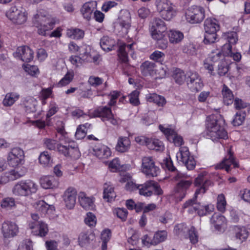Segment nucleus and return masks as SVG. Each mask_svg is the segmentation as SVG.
<instances>
[{
    "instance_id": "1",
    "label": "nucleus",
    "mask_w": 250,
    "mask_h": 250,
    "mask_svg": "<svg viewBox=\"0 0 250 250\" xmlns=\"http://www.w3.org/2000/svg\"><path fill=\"white\" fill-rule=\"evenodd\" d=\"M225 120L220 114L208 116L206 120V128L208 137L213 141L219 139H226L228 133L225 129Z\"/></svg>"
},
{
    "instance_id": "2",
    "label": "nucleus",
    "mask_w": 250,
    "mask_h": 250,
    "mask_svg": "<svg viewBox=\"0 0 250 250\" xmlns=\"http://www.w3.org/2000/svg\"><path fill=\"white\" fill-rule=\"evenodd\" d=\"M33 23L37 28L38 33L42 36H46V32L52 30L55 23V19L46 14L44 11H38L34 15Z\"/></svg>"
},
{
    "instance_id": "3",
    "label": "nucleus",
    "mask_w": 250,
    "mask_h": 250,
    "mask_svg": "<svg viewBox=\"0 0 250 250\" xmlns=\"http://www.w3.org/2000/svg\"><path fill=\"white\" fill-rule=\"evenodd\" d=\"M38 189V186L33 180H21L16 183L13 188L12 192L18 196H29L35 194Z\"/></svg>"
},
{
    "instance_id": "4",
    "label": "nucleus",
    "mask_w": 250,
    "mask_h": 250,
    "mask_svg": "<svg viewBox=\"0 0 250 250\" xmlns=\"http://www.w3.org/2000/svg\"><path fill=\"white\" fill-rule=\"evenodd\" d=\"M185 17L186 21L190 24L200 23L205 18V10L202 6L193 5L186 10Z\"/></svg>"
},
{
    "instance_id": "5",
    "label": "nucleus",
    "mask_w": 250,
    "mask_h": 250,
    "mask_svg": "<svg viewBox=\"0 0 250 250\" xmlns=\"http://www.w3.org/2000/svg\"><path fill=\"white\" fill-rule=\"evenodd\" d=\"M155 5L157 11L163 19L169 21L176 15L174 5L168 0H156Z\"/></svg>"
},
{
    "instance_id": "6",
    "label": "nucleus",
    "mask_w": 250,
    "mask_h": 250,
    "mask_svg": "<svg viewBox=\"0 0 250 250\" xmlns=\"http://www.w3.org/2000/svg\"><path fill=\"white\" fill-rule=\"evenodd\" d=\"M167 27L165 22L160 18H155L150 23V32L152 38L156 41L163 40L166 35Z\"/></svg>"
},
{
    "instance_id": "7",
    "label": "nucleus",
    "mask_w": 250,
    "mask_h": 250,
    "mask_svg": "<svg viewBox=\"0 0 250 250\" xmlns=\"http://www.w3.org/2000/svg\"><path fill=\"white\" fill-rule=\"evenodd\" d=\"M6 17L17 24L24 23L27 19V13L26 10L21 7L13 6L7 11Z\"/></svg>"
},
{
    "instance_id": "8",
    "label": "nucleus",
    "mask_w": 250,
    "mask_h": 250,
    "mask_svg": "<svg viewBox=\"0 0 250 250\" xmlns=\"http://www.w3.org/2000/svg\"><path fill=\"white\" fill-rule=\"evenodd\" d=\"M176 158L179 163L184 164L188 170L194 168L196 163L194 158L191 156L188 148L186 146L180 147L176 154Z\"/></svg>"
},
{
    "instance_id": "9",
    "label": "nucleus",
    "mask_w": 250,
    "mask_h": 250,
    "mask_svg": "<svg viewBox=\"0 0 250 250\" xmlns=\"http://www.w3.org/2000/svg\"><path fill=\"white\" fill-rule=\"evenodd\" d=\"M139 192L141 195L150 196L154 192L157 195L162 194L160 186L153 181H147L143 184L139 185Z\"/></svg>"
},
{
    "instance_id": "10",
    "label": "nucleus",
    "mask_w": 250,
    "mask_h": 250,
    "mask_svg": "<svg viewBox=\"0 0 250 250\" xmlns=\"http://www.w3.org/2000/svg\"><path fill=\"white\" fill-rule=\"evenodd\" d=\"M24 154L23 150L19 147L11 149L7 156V162L12 167H17L24 163Z\"/></svg>"
},
{
    "instance_id": "11",
    "label": "nucleus",
    "mask_w": 250,
    "mask_h": 250,
    "mask_svg": "<svg viewBox=\"0 0 250 250\" xmlns=\"http://www.w3.org/2000/svg\"><path fill=\"white\" fill-rule=\"evenodd\" d=\"M93 116L101 118L103 121H108L114 125L118 124V120L113 115L111 109L106 106L100 107L95 110Z\"/></svg>"
},
{
    "instance_id": "12",
    "label": "nucleus",
    "mask_w": 250,
    "mask_h": 250,
    "mask_svg": "<svg viewBox=\"0 0 250 250\" xmlns=\"http://www.w3.org/2000/svg\"><path fill=\"white\" fill-rule=\"evenodd\" d=\"M142 171L146 175L156 176L159 173V168L156 166L151 157H145L142 160Z\"/></svg>"
},
{
    "instance_id": "13",
    "label": "nucleus",
    "mask_w": 250,
    "mask_h": 250,
    "mask_svg": "<svg viewBox=\"0 0 250 250\" xmlns=\"http://www.w3.org/2000/svg\"><path fill=\"white\" fill-rule=\"evenodd\" d=\"M159 128L166 136L167 140L173 142L176 146H180L183 144V138L178 135L171 125H160Z\"/></svg>"
},
{
    "instance_id": "14",
    "label": "nucleus",
    "mask_w": 250,
    "mask_h": 250,
    "mask_svg": "<svg viewBox=\"0 0 250 250\" xmlns=\"http://www.w3.org/2000/svg\"><path fill=\"white\" fill-rule=\"evenodd\" d=\"M68 145H59L58 146V151L63 153L65 156L70 157L73 159H78L81 156V153L78 147L77 144L74 142L67 140Z\"/></svg>"
},
{
    "instance_id": "15",
    "label": "nucleus",
    "mask_w": 250,
    "mask_h": 250,
    "mask_svg": "<svg viewBox=\"0 0 250 250\" xmlns=\"http://www.w3.org/2000/svg\"><path fill=\"white\" fill-rule=\"evenodd\" d=\"M194 184L196 187H199L196 190V194L204 193L209 186H211L212 182L208 178V173L202 171L200 173L195 179Z\"/></svg>"
},
{
    "instance_id": "16",
    "label": "nucleus",
    "mask_w": 250,
    "mask_h": 250,
    "mask_svg": "<svg viewBox=\"0 0 250 250\" xmlns=\"http://www.w3.org/2000/svg\"><path fill=\"white\" fill-rule=\"evenodd\" d=\"M231 165H232L234 168L239 167V164L234 157L233 153L229 149L228 154L224 159L220 163L215 165V168L216 169H225L229 172L230 171Z\"/></svg>"
},
{
    "instance_id": "17",
    "label": "nucleus",
    "mask_w": 250,
    "mask_h": 250,
    "mask_svg": "<svg viewBox=\"0 0 250 250\" xmlns=\"http://www.w3.org/2000/svg\"><path fill=\"white\" fill-rule=\"evenodd\" d=\"M187 84L192 91L195 92L201 90L203 86L200 76L195 72H189L188 73Z\"/></svg>"
},
{
    "instance_id": "18",
    "label": "nucleus",
    "mask_w": 250,
    "mask_h": 250,
    "mask_svg": "<svg viewBox=\"0 0 250 250\" xmlns=\"http://www.w3.org/2000/svg\"><path fill=\"white\" fill-rule=\"evenodd\" d=\"M77 195V191L74 187H69L64 191L62 198L67 208L72 209L74 207Z\"/></svg>"
},
{
    "instance_id": "19",
    "label": "nucleus",
    "mask_w": 250,
    "mask_h": 250,
    "mask_svg": "<svg viewBox=\"0 0 250 250\" xmlns=\"http://www.w3.org/2000/svg\"><path fill=\"white\" fill-rule=\"evenodd\" d=\"M1 231L4 238H11L17 235L19 228L15 223L5 221L2 224Z\"/></svg>"
},
{
    "instance_id": "20",
    "label": "nucleus",
    "mask_w": 250,
    "mask_h": 250,
    "mask_svg": "<svg viewBox=\"0 0 250 250\" xmlns=\"http://www.w3.org/2000/svg\"><path fill=\"white\" fill-rule=\"evenodd\" d=\"M135 45V42L127 45L125 43L120 44L118 49V56L122 62H126L128 61V54H130L133 57Z\"/></svg>"
},
{
    "instance_id": "21",
    "label": "nucleus",
    "mask_w": 250,
    "mask_h": 250,
    "mask_svg": "<svg viewBox=\"0 0 250 250\" xmlns=\"http://www.w3.org/2000/svg\"><path fill=\"white\" fill-rule=\"evenodd\" d=\"M29 227L32 230V232L35 235L44 237L48 232V226L43 221L30 222L29 223Z\"/></svg>"
},
{
    "instance_id": "22",
    "label": "nucleus",
    "mask_w": 250,
    "mask_h": 250,
    "mask_svg": "<svg viewBox=\"0 0 250 250\" xmlns=\"http://www.w3.org/2000/svg\"><path fill=\"white\" fill-rule=\"evenodd\" d=\"M15 57L20 59L23 62H30L34 58V52L30 47L26 46L19 47L15 53Z\"/></svg>"
},
{
    "instance_id": "23",
    "label": "nucleus",
    "mask_w": 250,
    "mask_h": 250,
    "mask_svg": "<svg viewBox=\"0 0 250 250\" xmlns=\"http://www.w3.org/2000/svg\"><path fill=\"white\" fill-rule=\"evenodd\" d=\"M118 23L123 33L127 34L131 24V16L128 11L124 10L121 11Z\"/></svg>"
},
{
    "instance_id": "24",
    "label": "nucleus",
    "mask_w": 250,
    "mask_h": 250,
    "mask_svg": "<svg viewBox=\"0 0 250 250\" xmlns=\"http://www.w3.org/2000/svg\"><path fill=\"white\" fill-rule=\"evenodd\" d=\"M191 183L192 182L190 180H180L174 189L175 197L179 198L180 200L184 198Z\"/></svg>"
},
{
    "instance_id": "25",
    "label": "nucleus",
    "mask_w": 250,
    "mask_h": 250,
    "mask_svg": "<svg viewBox=\"0 0 250 250\" xmlns=\"http://www.w3.org/2000/svg\"><path fill=\"white\" fill-rule=\"evenodd\" d=\"M210 223L218 232H223L227 227V219L223 215L214 213L210 218Z\"/></svg>"
},
{
    "instance_id": "26",
    "label": "nucleus",
    "mask_w": 250,
    "mask_h": 250,
    "mask_svg": "<svg viewBox=\"0 0 250 250\" xmlns=\"http://www.w3.org/2000/svg\"><path fill=\"white\" fill-rule=\"evenodd\" d=\"M80 205L85 209H93L94 208V198L87 196L84 192H80L78 195Z\"/></svg>"
},
{
    "instance_id": "27",
    "label": "nucleus",
    "mask_w": 250,
    "mask_h": 250,
    "mask_svg": "<svg viewBox=\"0 0 250 250\" xmlns=\"http://www.w3.org/2000/svg\"><path fill=\"white\" fill-rule=\"evenodd\" d=\"M95 156L99 159H106L111 155L110 148L106 146L99 144L94 146L93 148Z\"/></svg>"
},
{
    "instance_id": "28",
    "label": "nucleus",
    "mask_w": 250,
    "mask_h": 250,
    "mask_svg": "<svg viewBox=\"0 0 250 250\" xmlns=\"http://www.w3.org/2000/svg\"><path fill=\"white\" fill-rule=\"evenodd\" d=\"M26 171L24 170L22 172L20 173L16 170H11L4 173L1 176L0 180V183L6 184L10 181L15 180L23 176L25 173Z\"/></svg>"
},
{
    "instance_id": "29",
    "label": "nucleus",
    "mask_w": 250,
    "mask_h": 250,
    "mask_svg": "<svg viewBox=\"0 0 250 250\" xmlns=\"http://www.w3.org/2000/svg\"><path fill=\"white\" fill-rule=\"evenodd\" d=\"M96 3L92 1L85 3L81 9L83 17L87 21L91 19L96 8Z\"/></svg>"
},
{
    "instance_id": "30",
    "label": "nucleus",
    "mask_w": 250,
    "mask_h": 250,
    "mask_svg": "<svg viewBox=\"0 0 250 250\" xmlns=\"http://www.w3.org/2000/svg\"><path fill=\"white\" fill-rule=\"evenodd\" d=\"M198 195L195 192L193 198L186 201L183 206V209H187V212L190 214L197 212L198 208L200 207V203L197 201Z\"/></svg>"
},
{
    "instance_id": "31",
    "label": "nucleus",
    "mask_w": 250,
    "mask_h": 250,
    "mask_svg": "<svg viewBox=\"0 0 250 250\" xmlns=\"http://www.w3.org/2000/svg\"><path fill=\"white\" fill-rule=\"evenodd\" d=\"M59 181L53 176H45L40 179L41 186L44 189H50L57 188Z\"/></svg>"
},
{
    "instance_id": "32",
    "label": "nucleus",
    "mask_w": 250,
    "mask_h": 250,
    "mask_svg": "<svg viewBox=\"0 0 250 250\" xmlns=\"http://www.w3.org/2000/svg\"><path fill=\"white\" fill-rule=\"evenodd\" d=\"M140 69L144 76H154L156 73V65L154 62L145 61L141 65Z\"/></svg>"
},
{
    "instance_id": "33",
    "label": "nucleus",
    "mask_w": 250,
    "mask_h": 250,
    "mask_svg": "<svg viewBox=\"0 0 250 250\" xmlns=\"http://www.w3.org/2000/svg\"><path fill=\"white\" fill-rule=\"evenodd\" d=\"M25 111L28 113H35L37 111L38 102L32 97H27L22 101Z\"/></svg>"
},
{
    "instance_id": "34",
    "label": "nucleus",
    "mask_w": 250,
    "mask_h": 250,
    "mask_svg": "<svg viewBox=\"0 0 250 250\" xmlns=\"http://www.w3.org/2000/svg\"><path fill=\"white\" fill-rule=\"evenodd\" d=\"M205 31L216 32L220 30V24L216 19L207 18L204 22Z\"/></svg>"
},
{
    "instance_id": "35",
    "label": "nucleus",
    "mask_w": 250,
    "mask_h": 250,
    "mask_svg": "<svg viewBox=\"0 0 250 250\" xmlns=\"http://www.w3.org/2000/svg\"><path fill=\"white\" fill-rule=\"evenodd\" d=\"M130 146L129 139L126 137H120L116 146V150L120 152L127 151Z\"/></svg>"
},
{
    "instance_id": "36",
    "label": "nucleus",
    "mask_w": 250,
    "mask_h": 250,
    "mask_svg": "<svg viewBox=\"0 0 250 250\" xmlns=\"http://www.w3.org/2000/svg\"><path fill=\"white\" fill-rule=\"evenodd\" d=\"M104 199L107 201H112L116 196L114 187L110 183H106L104 185Z\"/></svg>"
},
{
    "instance_id": "37",
    "label": "nucleus",
    "mask_w": 250,
    "mask_h": 250,
    "mask_svg": "<svg viewBox=\"0 0 250 250\" xmlns=\"http://www.w3.org/2000/svg\"><path fill=\"white\" fill-rule=\"evenodd\" d=\"M235 237L241 241H245L248 237L249 232L247 229L240 226H235L233 228Z\"/></svg>"
},
{
    "instance_id": "38",
    "label": "nucleus",
    "mask_w": 250,
    "mask_h": 250,
    "mask_svg": "<svg viewBox=\"0 0 250 250\" xmlns=\"http://www.w3.org/2000/svg\"><path fill=\"white\" fill-rule=\"evenodd\" d=\"M116 44V42L107 36L103 37L100 41L102 48L106 51L112 50Z\"/></svg>"
},
{
    "instance_id": "39",
    "label": "nucleus",
    "mask_w": 250,
    "mask_h": 250,
    "mask_svg": "<svg viewBox=\"0 0 250 250\" xmlns=\"http://www.w3.org/2000/svg\"><path fill=\"white\" fill-rule=\"evenodd\" d=\"M222 94L225 104L229 105L233 103L234 96L232 92L225 85H224L222 88Z\"/></svg>"
},
{
    "instance_id": "40",
    "label": "nucleus",
    "mask_w": 250,
    "mask_h": 250,
    "mask_svg": "<svg viewBox=\"0 0 250 250\" xmlns=\"http://www.w3.org/2000/svg\"><path fill=\"white\" fill-rule=\"evenodd\" d=\"M20 98L18 93L10 92L7 93L3 100L2 104L5 106H11Z\"/></svg>"
},
{
    "instance_id": "41",
    "label": "nucleus",
    "mask_w": 250,
    "mask_h": 250,
    "mask_svg": "<svg viewBox=\"0 0 250 250\" xmlns=\"http://www.w3.org/2000/svg\"><path fill=\"white\" fill-rule=\"evenodd\" d=\"M146 98L148 102L155 103L159 106H163L166 103V99L163 96L155 93L148 95Z\"/></svg>"
},
{
    "instance_id": "42",
    "label": "nucleus",
    "mask_w": 250,
    "mask_h": 250,
    "mask_svg": "<svg viewBox=\"0 0 250 250\" xmlns=\"http://www.w3.org/2000/svg\"><path fill=\"white\" fill-rule=\"evenodd\" d=\"M147 147L149 149L155 150L158 151H162L164 149V146L162 141L158 139H150Z\"/></svg>"
},
{
    "instance_id": "43",
    "label": "nucleus",
    "mask_w": 250,
    "mask_h": 250,
    "mask_svg": "<svg viewBox=\"0 0 250 250\" xmlns=\"http://www.w3.org/2000/svg\"><path fill=\"white\" fill-rule=\"evenodd\" d=\"M169 42L172 43H178L184 38L183 34L177 30H170L168 34Z\"/></svg>"
},
{
    "instance_id": "44",
    "label": "nucleus",
    "mask_w": 250,
    "mask_h": 250,
    "mask_svg": "<svg viewBox=\"0 0 250 250\" xmlns=\"http://www.w3.org/2000/svg\"><path fill=\"white\" fill-rule=\"evenodd\" d=\"M130 177L128 175H125L121 179V182H126L125 188L129 191H134L139 188V185L135 184L130 180Z\"/></svg>"
},
{
    "instance_id": "45",
    "label": "nucleus",
    "mask_w": 250,
    "mask_h": 250,
    "mask_svg": "<svg viewBox=\"0 0 250 250\" xmlns=\"http://www.w3.org/2000/svg\"><path fill=\"white\" fill-rule=\"evenodd\" d=\"M40 163L43 167H48L51 165L52 159L48 151L42 152L39 157Z\"/></svg>"
},
{
    "instance_id": "46",
    "label": "nucleus",
    "mask_w": 250,
    "mask_h": 250,
    "mask_svg": "<svg viewBox=\"0 0 250 250\" xmlns=\"http://www.w3.org/2000/svg\"><path fill=\"white\" fill-rule=\"evenodd\" d=\"M167 232L165 230L158 231L156 232L152 240V245H156L160 243L164 242L167 238Z\"/></svg>"
},
{
    "instance_id": "47",
    "label": "nucleus",
    "mask_w": 250,
    "mask_h": 250,
    "mask_svg": "<svg viewBox=\"0 0 250 250\" xmlns=\"http://www.w3.org/2000/svg\"><path fill=\"white\" fill-rule=\"evenodd\" d=\"M67 36L73 39H80L84 36V31L77 28L69 29L67 30Z\"/></svg>"
},
{
    "instance_id": "48",
    "label": "nucleus",
    "mask_w": 250,
    "mask_h": 250,
    "mask_svg": "<svg viewBox=\"0 0 250 250\" xmlns=\"http://www.w3.org/2000/svg\"><path fill=\"white\" fill-rule=\"evenodd\" d=\"M74 73L73 71H68L64 76L57 83L58 87H62L70 83L73 80Z\"/></svg>"
},
{
    "instance_id": "49",
    "label": "nucleus",
    "mask_w": 250,
    "mask_h": 250,
    "mask_svg": "<svg viewBox=\"0 0 250 250\" xmlns=\"http://www.w3.org/2000/svg\"><path fill=\"white\" fill-rule=\"evenodd\" d=\"M94 235L86 233H81L79 237V242L81 247H84L89 244L93 240Z\"/></svg>"
},
{
    "instance_id": "50",
    "label": "nucleus",
    "mask_w": 250,
    "mask_h": 250,
    "mask_svg": "<svg viewBox=\"0 0 250 250\" xmlns=\"http://www.w3.org/2000/svg\"><path fill=\"white\" fill-rule=\"evenodd\" d=\"M214 210V206L211 204L203 206L200 204V207L198 208L197 211L198 214L200 216L207 215L210 214Z\"/></svg>"
},
{
    "instance_id": "51",
    "label": "nucleus",
    "mask_w": 250,
    "mask_h": 250,
    "mask_svg": "<svg viewBox=\"0 0 250 250\" xmlns=\"http://www.w3.org/2000/svg\"><path fill=\"white\" fill-rule=\"evenodd\" d=\"M204 42L206 44L214 43L217 40L216 32L205 31Z\"/></svg>"
},
{
    "instance_id": "52",
    "label": "nucleus",
    "mask_w": 250,
    "mask_h": 250,
    "mask_svg": "<svg viewBox=\"0 0 250 250\" xmlns=\"http://www.w3.org/2000/svg\"><path fill=\"white\" fill-rule=\"evenodd\" d=\"M173 78L176 83L182 84L185 80L186 75L181 69H176L173 72Z\"/></svg>"
},
{
    "instance_id": "53",
    "label": "nucleus",
    "mask_w": 250,
    "mask_h": 250,
    "mask_svg": "<svg viewBox=\"0 0 250 250\" xmlns=\"http://www.w3.org/2000/svg\"><path fill=\"white\" fill-rule=\"evenodd\" d=\"M246 117V113L242 111L237 112L233 118L232 124L234 126H239L244 123Z\"/></svg>"
},
{
    "instance_id": "54",
    "label": "nucleus",
    "mask_w": 250,
    "mask_h": 250,
    "mask_svg": "<svg viewBox=\"0 0 250 250\" xmlns=\"http://www.w3.org/2000/svg\"><path fill=\"white\" fill-rule=\"evenodd\" d=\"M227 202L225 196L221 194L219 195L217 199V208L218 211L224 212L226 210Z\"/></svg>"
},
{
    "instance_id": "55",
    "label": "nucleus",
    "mask_w": 250,
    "mask_h": 250,
    "mask_svg": "<svg viewBox=\"0 0 250 250\" xmlns=\"http://www.w3.org/2000/svg\"><path fill=\"white\" fill-rule=\"evenodd\" d=\"M15 201L12 197H6L3 198L0 202V206L2 208L7 209H11L15 207Z\"/></svg>"
},
{
    "instance_id": "56",
    "label": "nucleus",
    "mask_w": 250,
    "mask_h": 250,
    "mask_svg": "<svg viewBox=\"0 0 250 250\" xmlns=\"http://www.w3.org/2000/svg\"><path fill=\"white\" fill-rule=\"evenodd\" d=\"M224 38L229 43L231 44H235L238 41V36L236 32L232 31L224 34Z\"/></svg>"
},
{
    "instance_id": "57",
    "label": "nucleus",
    "mask_w": 250,
    "mask_h": 250,
    "mask_svg": "<svg viewBox=\"0 0 250 250\" xmlns=\"http://www.w3.org/2000/svg\"><path fill=\"white\" fill-rule=\"evenodd\" d=\"M35 208L42 214L44 215L47 213L50 206L43 201H39L35 204Z\"/></svg>"
},
{
    "instance_id": "58",
    "label": "nucleus",
    "mask_w": 250,
    "mask_h": 250,
    "mask_svg": "<svg viewBox=\"0 0 250 250\" xmlns=\"http://www.w3.org/2000/svg\"><path fill=\"white\" fill-rule=\"evenodd\" d=\"M52 94V88H43L40 92V99L43 104H46V100L49 98Z\"/></svg>"
},
{
    "instance_id": "59",
    "label": "nucleus",
    "mask_w": 250,
    "mask_h": 250,
    "mask_svg": "<svg viewBox=\"0 0 250 250\" xmlns=\"http://www.w3.org/2000/svg\"><path fill=\"white\" fill-rule=\"evenodd\" d=\"M84 222L86 225L89 227H94L97 222L95 215L91 212L87 213L84 218Z\"/></svg>"
},
{
    "instance_id": "60",
    "label": "nucleus",
    "mask_w": 250,
    "mask_h": 250,
    "mask_svg": "<svg viewBox=\"0 0 250 250\" xmlns=\"http://www.w3.org/2000/svg\"><path fill=\"white\" fill-rule=\"evenodd\" d=\"M165 57V55L163 52L156 50L150 55L149 58L157 62H162L164 60Z\"/></svg>"
},
{
    "instance_id": "61",
    "label": "nucleus",
    "mask_w": 250,
    "mask_h": 250,
    "mask_svg": "<svg viewBox=\"0 0 250 250\" xmlns=\"http://www.w3.org/2000/svg\"><path fill=\"white\" fill-rule=\"evenodd\" d=\"M22 67L25 71L31 76H35L39 73V69L37 66L27 64H23Z\"/></svg>"
},
{
    "instance_id": "62",
    "label": "nucleus",
    "mask_w": 250,
    "mask_h": 250,
    "mask_svg": "<svg viewBox=\"0 0 250 250\" xmlns=\"http://www.w3.org/2000/svg\"><path fill=\"white\" fill-rule=\"evenodd\" d=\"M139 92L137 90L132 91L129 95V101L133 105H138L140 104L139 100Z\"/></svg>"
},
{
    "instance_id": "63",
    "label": "nucleus",
    "mask_w": 250,
    "mask_h": 250,
    "mask_svg": "<svg viewBox=\"0 0 250 250\" xmlns=\"http://www.w3.org/2000/svg\"><path fill=\"white\" fill-rule=\"evenodd\" d=\"M188 230L185 224H180L175 226L174 231V233L177 235H183Z\"/></svg>"
},
{
    "instance_id": "64",
    "label": "nucleus",
    "mask_w": 250,
    "mask_h": 250,
    "mask_svg": "<svg viewBox=\"0 0 250 250\" xmlns=\"http://www.w3.org/2000/svg\"><path fill=\"white\" fill-rule=\"evenodd\" d=\"M114 213L122 220L125 221L126 219L128 212L125 208H118L114 210Z\"/></svg>"
}]
</instances>
